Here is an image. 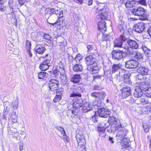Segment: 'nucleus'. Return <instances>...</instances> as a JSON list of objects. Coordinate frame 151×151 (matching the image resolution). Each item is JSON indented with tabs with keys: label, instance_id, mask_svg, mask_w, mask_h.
<instances>
[{
	"label": "nucleus",
	"instance_id": "obj_1",
	"mask_svg": "<svg viewBox=\"0 0 151 151\" xmlns=\"http://www.w3.org/2000/svg\"><path fill=\"white\" fill-rule=\"evenodd\" d=\"M124 129V128L122 127L120 122H119L116 126V127H112V131L113 132H115L116 131L118 130L116 134V136L121 137L120 139L121 140V142H120L122 145L121 149L128 148L129 149V144L128 143L125 142L123 144V142H125L126 140V139L124 138L126 135Z\"/></svg>",
	"mask_w": 151,
	"mask_h": 151
},
{
	"label": "nucleus",
	"instance_id": "obj_2",
	"mask_svg": "<svg viewBox=\"0 0 151 151\" xmlns=\"http://www.w3.org/2000/svg\"><path fill=\"white\" fill-rule=\"evenodd\" d=\"M127 40V37L124 35V34L120 35L119 37L116 39L114 42V47H123L125 50H127L126 52L127 53L129 54L130 55H133L135 51L133 50H130L128 46H122V44L124 42H125Z\"/></svg>",
	"mask_w": 151,
	"mask_h": 151
},
{
	"label": "nucleus",
	"instance_id": "obj_3",
	"mask_svg": "<svg viewBox=\"0 0 151 151\" xmlns=\"http://www.w3.org/2000/svg\"><path fill=\"white\" fill-rule=\"evenodd\" d=\"M59 68L57 67L53 71V73L56 78H60L62 80H64L65 82H67V79L65 73V70L64 68V64L61 61L58 63Z\"/></svg>",
	"mask_w": 151,
	"mask_h": 151
},
{
	"label": "nucleus",
	"instance_id": "obj_4",
	"mask_svg": "<svg viewBox=\"0 0 151 151\" xmlns=\"http://www.w3.org/2000/svg\"><path fill=\"white\" fill-rule=\"evenodd\" d=\"M82 92V90L79 87L74 86L70 89L71 92L70 97H81V93Z\"/></svg>",
	"mask_w": 151,
	"mask_h": 151
},
{
	"label": "nucleus",
	"instance_id": "obj_5",
	"mask_svg": "<svg viewBox=\"0 0 151 151\" xmlns=\"http://www.w3.org/2000/svg\"><path fill=\"white\" fill-rule=\"evenodd\" d=\"M120 91L121 93L120 96L122 99L127 98L131 95V90L129 87L123 88Z\"/></svg>",
	"mask_w": 151,
	"mask_h": 151
},
{
	"label": "nucleus",
	"instance_id": "obj_6",
	"mask_svg": "<svg viewBox=\"0 0 151 151\" xmlns=\"http://www.w3.org/2000/svg\"><path fill=\"white\" fill-rule=\"evenodd\" d=\"M58 81L56 79H51L49 82V87L52 91L57 90L58 88Z\"/></svg>",
	"mask_w": 151,
	"mask_h": 151
},
{
	"label": "nucleus",
	"instance_id": "obj_7",
	"mask_svg": "<svg viewBox=\"0 0 151 151\" xmlns=\"http://www.w3.org/2000/svg\"><path fill=\"white\" fill-rule=\"evenodd\" d=\"M124 52L122 50H114L112 52V58L115 59L119 60L122 59Z\"/></svg>",
	"mask_w": 151,
	"mask_h": 151
},
{
	"label": "nucleus",
	"instance_id": "obj_8",
	"mask_svg": "<svg viewBox=\"0 0 151 151\" xmlns=\"http://www.w3.org/2000/svg\"><path fill=\"white\" fill-rule=\"evenodd\" d=\"M86 63L88 66L94 64L96 59L95 55H91L87 56L85 58Z\"/></svg>",
	"mask_w": 151,
	"mask_h": 151
},
{
	"label": "nucleus",
	"instance_id": "obj_9",
	"mask_svg": "<svg viewBox=\"0 0 151 151\" xmlns=\"http://www.w3.org/2000/svg\"><path fill=\"white\" fill-rule=\"evenodd\" d=\"M90 95L92 97L100 99H103L106 96L105 92L104 91H95L91 93Z\"/></svg>",
	"mask_w": 151,
	"mask_h": 151
},
{
	"label": "nucleus",
	"instance_id": "obj_10",
	"mask_svg": "<svg viewBox=\"0 0 151 151\" xmlns=\"http://www.w3.org/2000/svg\"><path fill=\"white\" fill-rule=\"evenodd\" d=\"M132 13L134 15L142 16L145 14V10L143 8L139 7L133 9L132 11Z\"/></svg>",
	"mask_w": 151,
	"mask_h": 151
},
{
	"label": "nucleus",
	"instance_id": "obj_11",
	"mask_svg": "<svg viewBox=\"0 0 151 151\" xmlns=\"http://www.w3.org/2000/svg\"><path fill=\"white\" fill-rule=\"evenodd\" d=\"M139 63L137 61L131 60L127 61L125 63V66L128 68H134L138 65Z\"/></svg>",
	"mask_w": 151,
	"mask_h": 151
},
{
	"label": "nucleus",
	"instance_id": "obj_12",
	"mask_svg": "<svg viewBox=\"0 0 151 151\" xmlns=\"http://www.w3.org/2000/svg\"><path fill=\"white\" fill-rule=\"evenodd\" d=\"M98 112L99 116L104 118L107 117L110 113L109 110L104 108L99 109Z\"/></svg>",
	"mask_w": 151,
	"mask_h": 151
},
{
	"label": "nucleus",
	"instance_id": "obj_13",
	"mask_svg": "<svg viewBox=\"0 0 151 151\" xmlns=\"http://www.w3.org/2000/svg\"><path fill=\"white\" fill-rule=\"evenodd\" d=\"M145 24L143 22L138 23L135 25L134 30L138 33H141L145 29Z\"/></svg>",
	"mask_w": 151,
	"mask_h": 151
},
{
	"label": "nucleus",
	"instance_id": "obj_14",
	"mask_svg": "<svg viewBox=\"0 0 151 151\" xmlns=\"http://www.w3.org/2000/svg\"><path fill=\"white\" fill-rule=\"evenodd\" d=\"M76 139L78 146L83 145L86 144V140L83 135L77 134L76 136Z\"/></svg>",
	"mask_w": 151,
	"mask_h": 151
},
{
	"label": "nucleus",
	"instance_id": "obj_15",
	"mask_svg": "<svg viewBox=\"0 0 151 151\" xmlns=\"http://www.w3.org/2000/svg\"><path fill=\"white\" fill-rule=\"evenodd\" d=\"M97 10H98V14H99L100 17L102 19H106L107 18L108 14L105 8L100 9L98 7Z\"/></svg>",
	"mask_w": 151,
	"mask_h": 151
},
{
	"label": "nucleus",
	"instance_id": "obj_16",
	"mask_svg": "<svg viewBox=\"0 0 151 151\" xmlns=\"http://www.w3.org/2000/svg\"><path fill=\"white\" fill-rule=\"evenodd\" d=\"M127 43L129 46V49L130 50H132L130 49V48L134 49H136L138 48L139 45L134 40L129 39L127 41Z\"/></svg>",
	"mask_w": 151,
	"mask_h": 151
},
{
	"label": "nucleus",
	"instance_id": "obj_17",
	"mask_svg": "<svg viewBox=\"0 0 151 151\" xmlns=\"http://www.w3.org/2000/svg\"><path fill=\"white\" fill-rule=\"evenodd\" d=\"M50 60L46 59L44 60L42 63L40 65V68L42 70L44 71L47 70L49 67L50 65Z\"/></svg>",
	"mask_w": 151,
	"mask_h": 151
},
{
	"label": "nucleus",
	"instance_id": "obj_18",
	"mask_svg": "<svg viewBox=\"0 0 151 151\" xmlns=\"http://www.w3.org/2000/svg\"><path fill=\"white\" fill-rule=\"evenodd\" d=\"M5 10V14L6 15H9L11 18H15V15L13 8L11 7L6 8Z\"/></svg>",
	"mask_w": 151,
	"mask_h": 151
},
{
	"label": "nucleus",
	"instance_id": "obj_19",
	"mask_svg": "<svg viewBox=\"0 0 151 151\" xmlns=\"http://www.w3.org/2000/svg\"><path fill=\"white\" fill-rule=\"evenodd\" d=\"M45 51V48L40 44H37L35 47V51L37 53L40 54H43Z\"/></svg>",
	"mask_w": 151,
	"mask_h": 151
},
{
	"label": "nucleus",
	"instance_id": "obj_20",
	"mask_svg": "<svg viewBox=\"0 0 151 151\" xmlns=\"http://www.w3.org/2000/svg\"><path fill=\"white\" fill-rule=\"evenodd\" d=\"M136 86L140 89L142 90L143 91H145L147 90L150 86L149 85L147 82H143L137 84Z\"/></svg>",
	"mask_w": 151,
	"mask_h": 151
},
{
	"label": "nucleus",
	"instance_id": "obj_21",
	"mask_svg": "<svg viewBox=\"0 0 151 151\" xmlns=\"http://www.w3.org/2000/svg\"><path fill=\"white\" fill-rule=\"evenodd\" d=\"M108 121L109 124H112L111 128V130L112 127H116V126L119 122H117L116 121V119L113 116L109 117Z\"/></svg>",
	"mask_w": 151,
	"mask_h": 151
},
{
	"label": "nucleus",
	"instance_id": "obj_22",
	"mask_svg": "<svg viewBox=\"0 0 151 151\" xmlns=\"http://www.w3.org/2000/svg\"><path fill=\"white\" fill-rule=\"evenodd\" d=\"M106 22L103 20L99 22L98 24L99 29L101 32H104L106 30Z\"/></svg>",
	"mask_w": 151,
	"mask_h": 151
},
{
	"label": "nucleus",
	"instance_id": "obj_23",
	"mask_svg": "<svg viewBox=\"0 0 151 151\" xmlns=\"http://www.w3.org/2000/svg\"><path fill=\"white\" fill-rule=\"evenodd\" d=\"M143 93V91L136 86L134 93V97L137 98L140 97L142 96Z\"/></svg>",
	"mask_w": 151,
	"mask_h": 151
},
{
	"label": "nucleus",
	"instance_id": "obj_24",
	"mask_svg": "<svg viewBox=\"0 0 151 151\" xmlns=\"http://www.w3.org/2000/svg\"><path fill=\"white\" fill-rule=\"evenodd\" d=\"M73 67V70L75 72H79L83 70V67L81 63H75L74 64H71Z\"/></svg>",
	"mask_w": 151,
	"mask_h": 151
},
{
	"label": "nucleus",
	"instance_id": "obj_25",
	"mask_svg": "<svg viewBox=\"0 0 151 151\" xmlns=\"http://www.w3.org/2000/svg\"><path fill=\"white\" fill-rule=\"evenodd\" d=\"M81 59V55L79 54H78L76 56L75 59H73L72 61L70 62V66H71V64H74L75 63H81L80 61Z\"/></svg>",
	"mask_w": 151,
	"mask_h": 151
},
{
	"label": "nucleus",
	"instance_id": "obj_26",
	"mask_svg": "<svg viewBox=\"0 0 151 151\" xmlns=\"http://www.w3.org/2000/svg\"><path fill=\"white\" fill-rule=\"evenodd\" d=\"M137 72L142 75H146L148 71V69L143 66L139 67L137 70Z\"/></svg>",
	"mask_w": 151,
	"mask_h": 151
},
{
	"label": "nucleus",
	"instance_id": "obj_27",
	"mask_svg": "<svg viewBox=\"0 0 151 151\" xmlns=\"http://www.w3.org/2000/svg\"><path fill=\"white\" fill-rule=\"evenodd\" d=\"M58 19L57 21L55 22L54 23L51 24H54L55 23H56L58 25H60L63 24V21L64 20L63 18V14L62 12H59V15L58 16ZM51 24V23H50Z\"/></svg>",
	"mask_w": 151,
	"mask_h": 151
},
{
	"label": "nucleus",
	"instance_id": "obj_28",
	"mask_svg": "<svg viewBox=\"0 0 151 151\" xmlns=\"http://www.w3.org/2000/svg\"><path fill=\"white\" fill-rule=\"evenodd\" d=\"M80 78L79 74L75 75L71 78V81L74 83H77L80 81Z\"/></svg>",
	"mask_w": 151,
	"mask_h": 151
},
{
	"label": "nucleus",
	"instance_id": "obj_29",
	"mask_svg": "<svg viewBox=\"0 0 151 151\" xmlns=\"http://www.w3.org/2000/svg\"><path fill=\"white\" fill-rule=\"evenodd\" d=\"M122 65L120 64H114L112 66L111 71L112 73H114L119 70L121 69Z\"/></svg>",
	"mask_w": 151,
	"mask_h": 151
},
{
	"label": "nucleus",
	"instance_id": "obj_30",
	"mask_svg": "<svg viewBox=\"0 0 151 151\" xmlns=\"http://www.w3.org/2000/svg\"><path fill=\"white\" fill-rule=\"evenodd\" d=\"M126 8H130L135 6V3L134 1H127L124 2Z\"/></svg>",
	"mask_w": 151,
	"mask_h": 151
},
{
	"label": "nucleus",
	"instance_id": "obj_31",
	"mask_svg": "<svg viewBox=\"0 0 151 151\" xmlns=\"http://www.w3.org/2000/svg\"><path fill=\"white\" fill-rule=\"evenodd\" d=\"M87 69L89 70L93 71V70H98L99 68L96 64L94 63V64L87 67Z\"/></svg>",
	"mask_w": 151,
	"mask_h": 151
},
{
	"label": "nucleus",
	"instance_id": "obj_32",
	"mask_svg": "<svg viewBox=\"0 0 151 151\" xmlns=\"http://www.w3.org/2000/svg\"><path fill=\"white\" fill-rule=\"evenodd\" d=\"M148 99V97L147 96H143L140 99V101L142 104H145L149 103Z\"/></svg>",
	"mask_w": 151,
	"mask_h": 151
},
{
	"label": "nucleus",
	"instance_id": "obj_33",
	"mask_svg": "<svg viewBox=\"0 0 151 151\" xmlns=\"http://www.w3.org/2000/svg\"><path fill=\"white\" fill-rule=\"evenodd\" d=\"M18 119V116L16 114V112L13 111L12 113V120L14 123H16L17 122Z\"/></svg>",
	"mask_w": 151,
	"mask_h": 151
},
{
	"label": "nucleus",
	"instance_id": "obj_34",
	"mask_svg": "<svg viewBox=\"0 0 151 151\" xmlns=\"http://www.w3.org/2000/svg\"><path fill=\"white\" fill-rule=\"evenodd\" d=\"M83 108V109H85L86 110V111L87 112L91 110L92 108V106L91 104L89 103H86L85 104Z\"/></svg>",
	"mask_w": 151,
	"mask_h": 151
},
{
	"label": "nucleus",
	"instance_id": "obj_35",
	"mask_svg": "<svg viewBox=\"0 0 151 151\" xmlns=\"http://www.w3.org/2000/svg\"><path fill=\"white\" fill-rule=\"evenodd\" d=\"M142 49L145 52V54L148 56H149V55L150 54V50L145 46L142 45Z\"/></svg>",
	"mask_w": 151,
	"mask_h": 151
},
{
	"label": "nucleus",
	"instance_id": "obj_36",
	"mask_svg": "<svg viewBox=\"0 0 151 151\" xmlns=\"http://www.w3.org/2000/svg\"><path fill=\"white\" fill-rule=\"evenodd\" d=\"M151 111V106H148L143 107L142 109V111L144 113L149 112Z\"/></svg>",
	"mask_w": 151,
	"mask_h": 151
},
{
	"label": "nucleus",
	"instance_id": "obj_37",
	"mask_svg": "<svg viewBox=\"0 0 151 151\" xmlns=\"http://www.w3.org/2000/svg\"><path fill=\"white\" fill-rule=\"evenodd\" d=\"M47 75L48 74L46 72H42L39 73L38 76L39 79H41L45 76H47Z\"/></svg>",
	"mask_w": 151,
	"mask_h": 151
},
{
	"label": "nucleus",
	"instance_id": "obj_38",
	"mask_svg": "<svg viewBox=\"0 0 151 151\" xmlns=\"http://www.w3.org/2000/svg\"><path fill=\"white\" fill-rule=\"evenodd\" d=\"M58 131L60 132L61 135H64L65 133V131L64 129L61 127L56 126L55 127Z\"/></svg>",
	"mask_w": 151,
	"mask_h": 151
},
{
	"label": "nucleus",
	"instance_id": "obj_39",
	"mask_svg": "<svg viewBox=\"0 0 151 151\" xmlns=\"http://www.w3.org/2000/svg\"><path fill=\"white\" fill-rule=\"evenodd\" d=\"M61 95H57L54 97L53 101L55 103L58 102L61 100Z\"/></svg>",
	"mask_w": 151,
	"mask_h": 151
},
{
	"label": "nucleus",
	"instance_id": "obj_40",
	"mask_svg": "<svg viewBox=\"0 0 151 151\" xmlns=\"http://www.w3.org/2000/svg\"><path fill=\"white\" fill-rule=\"evenodd\" d=\"M145 93L146 96L149 97H151V87H149L145 91Z\"/></svg>",
	"mask_w": 151,
	"mask_h": 151
},
{
	"label": "nucleus",
	"instance_id": "obj_41",
	"mask_svg": "<svg viewBox=\"0 0 151 151\" xmlns=\"http://www.w3.org/2000/svg\"><path fill=\"white\" fill-rule=\"evenodd\" d=\"M18 100H15L13 103V109H16L18 107Z\"/></svg>",
	"mask_w": 151,
	"mask_h": 151
},
{
	"label": "nucleus",
	"instance_id": "obj_42",
	"mask_svg": "<svg viewBox=\"0 0 151 151\" xmlns=\"http://www.w3.org/2000/svg\"><path fill=\"white\" fill-rule=\"evenodd\" d=\"M143 126L144 131L146 132H148L150 128L149 125L147 124H143Z\"/></svg>",
	"mask_w": 151,
	"mask_h": 151
},
{
	"label": "nucleus",
	"instance_id": "obj_43",
	"mask_svg": "<svg viewBox=\"0 0 151 151\" xmlns=\"http://www.w3.org/2000/svg\"><path fill=\"white\" fill-rule=\"evenodd\" d=\"M127 98V101L129 103L132 104L134 102V99L132 97L130 96Z\"/></svg>",
	"mask_w": 151,
	"mask_h": 151
},
{
	"label": "nucleus",
	"instance_id": "obj_44",
	"mask_svg": "<svg viewBox=\"0 0 151 151\" xmlns=\"http://www.w3.org/2000/svg\"><path fill=\"white\" fill-rule=\"evenodd\" d=\"M134 56L135 58L139 59H142L143 58L142 54L139 52H136Z\"/></svg>",
	"mask_w": 151,
	"mask_h": 151
},
{
	"label": "nucleus",
	"instance_id": "obj_45",
	"mask_svg": "<svg viewBox=\"0 0 151 151\" xmlns=\"http://www.w3.org/2000/svg\"><path fill=\"white\" fill-rule=\"evenodd\" d=\"M31 42H30L26 40V47L27 49H27H30L31 48Z\"/></svg>",
	"mask_w": 151,
	"mask_h": 151
},
{
	"label": "nucleus",
	"instance_id": "obj_46",
	"mask_svg": "<svg viewBox=\"0 0 151 151\" xmlns=\"http://www.w3.org/2000/svg\"><path fill=\"white\" fill-rule=\"evenodd\" d=\"M107 127V126H104L103 127H98V130L99 133L102 132V133H103V134H104V133L105 131V129Z\"/></svg>",
	"mask_w": 151,
	"mask_h": 151
},
{
	"label": "nucleus",
	"instance_id": "obj_47",
	"mask_svg": "<svg viewBox=\"0 0 151 151\" xmlns=\"http://www.w3.org/2000/svg\"><path fill=\"white\" fill-rule=\"evenodd\" d=\"M126 72L125 70L121 69L119 71V76L122 78L126 74Z\"/></svg>",
	"mask_w": 151,
	"mask_h": 151
},
{
	"label": "nucleus",
	"instance_id": "obj_48",
	"mask_svg": "<svg viewBox=\"0 0 151 151\" xmlns=\"http://www.w3.org/2000/svg\"><path fill=\"white\" fill-rule=\"evenodd\" d=\"M78 147L80 151H86V147L85 145H83L78 146Z\"/></svg>",
	"mask_w": 151,
	"mask_h": 151
},
{
	"label": "nucleus",
	"instance_id": "obj_49",
	"mask_svg": "<svg viewBox=\"0 0 151 151\" xmlns=\"http://www.w3.org/2000/svg\"><path fill=\"white\" fill-rule=\"evenodd\" d=\"M63 136V139L66 143L70 142V140L68 137L65 135V133L64 135H62Z\"/></svg>",
	"mask_w": 151,
	"mask_h": 151
},
{
	"label": "nucleus",
	"instance_id": "obj_50",
	"mask_svg": "<svg viewBox=\"0 0 151 151\" xmlns=\"http://www.w3.org/2000/svg\"><path fill=\"white\" fill-rule=\"evenodd\" d=\"M18 144L20 151H22L23 149L24 144L23 142L22 141H20V142H18Z\"/></svg>",
	"mask_w": 151,
	"mask_h": 151
},
{
	"label": "nucleus",
	"instance_id": "obj_51",
	"mask_svg": "<svg viewBox=\"0 0 151 151\" xmlns=\"http://www.w3.org/2000/svg\"><path fill=\"white\" fill-rule=\"evenodd\" d=\"M93 105L94 106H96L98 107H99L101 105V103L98 102V100H96L94 101L93 103Z\"/></svg>",
	"mask_w": 151,
	"mask_h": 151
},
{
	"label": "nucleus",
	"instance_id": "obj_52",
	"mask_svg": "<svg viewBox=\"0 0 151 151\" xmlns=\"http://www.w3.org/2000/svg\"><path fill=\"white\" fill-rule=\"evenodd\" d=\"M87 47L88 50L87 51L88 52H91L93 50L94 48L93 46L91 45H88Z\"/></svg>",
	"mask_w": 151,
	"mask_h": 151
},
{
	"label": "nucleus",
	"instance_id": "obj_53",
	"mask_svg": "<svg viewBox=\"0 0 151 151\" xmlns=\"http://www.w3.org/2000/svg\"><path fill=\"white\" fill-rule=\"evenodd\" d=\"M143 75L142 74L140 73L138 75H137L136 76V79L137 80H141L143 78Z\"/></svg>",
	"mask_w": 151,
	"mask_h": 151
},
{
	"label": "nucleus",
	"instance_id": "obj_54",
	"mask_svg": "<svg viewBox=\"0 0 151 151\" xmlns=\"http://www.w3.org/2000/svg\"><path fill=\"white\" fill-rule=\"evenodd\" d=\"M44 38L47 40H49L50 39V35L47 34H45L43 36Z\"/></svg>",
	"mask_w": 151,
	"mask_h": 151
},
{
	"label": "nucleus",
	"instance_id": "obj_55",
	"mask_svg": "<svg viewBox=\"0 0 151 151\" xmlns=\"http://www.w3.org/2000/svg\"><path fill=\"white\" fill-rule=\"evenodd\" d=\"M111 74L110 71L109 70H107L104 72V74L107 77H109Z\"/></svg>",
	"mask_w": 151,
	"mask_h": 151
},
{
	"label": "nucleus",
	"instance_id": "obj_56",
	"mask_svg": "<svg viewBox=\"0 0 151 151\" xmlns=\"http://www.w3.org/2000/svg\"><path fill=\"white\" fill-rule=\"evenodd\" d=\"M47 106L48 107L49 109L52 108L53 106V103L47 102L46 104Z\"/></svg>",
	"mask_w": 151,
	"mask_h": 151
},
{
	"label": "nucleus",
	"instance_id": "obj_57",
	"mask_svg": "<svg viewBox=\"0 0 151 151\" xmlns=\"http://www.w3.org/2000/svg\"><path fill=\"white\" fill-rule=\"evenodd\" d=\"M56 12H58V10H55L53 8H52L50 9V12L51 13H52L53 14L55 13V14H56L57 13Z\"/></svg>",
	"mask_w": 151,
	"mask_h": 151
},
{
	"label": "nucleus",
	"instance_id": "obj_58",
	"mask_svg": "<svg viewBox=\"0 0 151 151\" xmlns=\"http://www.w3.org/2000/svg\"><path fill=\"white\" fill-rule=\"evenodd\" d=\"M27 0H18L19 3L20 5H22L23 4L25 1H27Z\"/></svg>",
	"mask_w": 151,
	"mask_h": 151
},
{
	"label": "nucleus",
	"instance_id": "obj_59",
	"mask_svg": "<svg viewBox=\"0 0 151 151\" xmlns=\"http://www.w3.org/2000/svg\"><path fill=\"white\" fill-rule=\"evenodd\" d=\"M123 81H124V82L126 83H130V81L129 78L124 79Z\"/></svg>",
	"mask_w": 151,
	"mask_h": 151
},
{
	"label": "nucleus",
	"instance_id": "obj_60",
	"mask_svg": "<svg viewBox=\"0 0 151 151\" xmlns=\"http://www.w3.org/2000/svg\"><path fill=\"white\" fill-rule=\"evenodd\" d=\"M6 9V7L2 5H0V11L3 12Z\"/></svg>",
	"mask_w": 151,
	"mask_h": 151
},
{
	"label": "nucleus",
	"instance_id": "obj_61",
	"mask_svg": "<svg viewBox=\"0 0 151 151\" xmlns=\"http://www.w3.org/2000/svg\"><path fill=\"white\" fill-rule=\"evenodd\" d=\"M129 73H126L122 78H123L124 79L129 78Z\"/></svg>",
	"mask_w": 151,
	"mask_h": 151
},
{
	"label": "nucleus",
	"instance_id": "obj_62",
	"mask_svg": "<svg viewBox=\"0 0 151 151\" xmlns=\"http://www.w3.org/2000/svg\"><path fill=\"white\" fill-rule=\"evenodd\" d=\"M30 49H27V52L28 55H29L30 57H31L32 56V53L30 51Z\"/></svg>",
	"mask_w": 151,
	"mask_h": 151
},
{
	"label": "nucleus",
	"instance_id": "obj_63",
	"mask_svg": "<svg viewBox=\"0 0 151 151\" xmlns=\"http://www.w3.org/2000/svg\"><path fill=\"white\" fill-rule=\"evenodd\" d=\"M87 2L88 3V5H91L92 4L93 0H86Z\"/></svg>",
	"mask_w": 151,
	"mask_h": 151
},
{
	"label": "nucleus",
	"instance_id": "obj_64",
	"mask_svg": "<svg viewBox=\"0 0 151 151\" xmlns=\"http://www.w3.org/2000/svg\"><path fill=\"white\" fill-rule=\"evenodd\" d=\"M93 89L95 90H99L100 89V87L98 86L95 85L93 87Z\"/></svg>",
	"mask_w": 151,
	"mask_h": 151
}]
</instances>
